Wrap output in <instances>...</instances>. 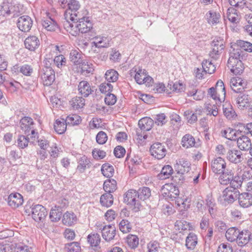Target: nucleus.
<instances>
[{"label": "nucleus", "mask_w": 252, "mask_h": 252, "mask_svg": "<svg viewBox=\"0 0 252 252\" xmlns=\"http://www.w3.org/2000/svg\"><path fill=\"white\" fill-rule=\"evenodd\" d=\"M63 27L73 36H76L79 32L87 33L93 28V24L89 17L81 16L74 21H64Z\"/></svg>", "instance_id": "1"}, {"label": "nucleus", "mask_w": 252, "mask_h": 252, "mask_svg": "<svg viewBox=\"0 0 252 252\" xmlns=\"http://www.w3.org/2000/svg\"><path fill=\"white\" fill-rule=\"evenodd\" d=\"M80 7L78 1L71 0L64 14L65 21H74L82 16Z\"/></svg>", "instance_id": "2"}, {"label": "nucleus", "mask_w": 252, "mask_h": 252, "mask_svg": "<svg viewBox=\"0 0 252 252\" xmlns=\"http://www.w3.org/2000/svg\"><path fill=\"white\" fill-rule=\"evenodd\" d=\"M212 50L209 56L213 59L217 60L222 53L225 48V41L222 37H217L211 42Z\"/></svg>", "instance_id": "3"}, {"label": "nucleus", "mask_w": 252, "mask_h": 252, "mask_svg": "<svg viewBox=\"0 0 252 252\" xmlns=\"http://www.w3.org/2000/svg\"><path fill=\"white\" fill-rule=\"evenodd\" d=\"M138 197L137 192L134 189H129L124 194V202L127 205L133 207V210L135 212L140 210L141 204L139 201L136 199Z\"/></svg>", "instance_id": "4"}, {"label": "nucleus", "mask_w": 252, "mask_h": 252, "mask_svg": "<svg viewBox=\"0 0 252 252\" xmlns=\"http://www.w3.org/2000/svg\"><path fill=\"white\" fill-rule=\"evenodd\" d=\"M134 68L130 70V75H134L136 82L139 84H146V85H151V82L153 80L151 77L147 75L145 69H139L137 71L133 70Z\"/></svg>", "instance_id": "5"}, {"label": "nucleus", "mask_w": 252, "mask_h": 252, "mask_svg": "<svg viewBox=\"0 0 252 252\" xmlns=\"http://www.w3.org/2000/svg\"><path fill=\"white\" fill-rule=\"evenodd\" d=\"M211 169L212 171L217 174H223L225 176L229 172H225L226 162L223 158L217 157L214 158L211 161Z\"/></svg>", "instance_id": "6"}, {"label": "nucleus", "mask_w": 252, "mask_h": 252, "mask_svg": "<svg viewBox=\"0 0 252 252\" xmlns=\"http://www.w3.org/2000/svg\"><path fill=\"white\" fill-rule=\"evenodd\" d=\"M20 127L21 129L24 131L26 134H29V133L31 131L32 135L33 137H35L38 133L35 132V130L33 126L34 122L33 120L29 117H23L20 122Z\"/></svg>", "instance_id": "7"}, {"label": "nucleus", "mask_w": 252, "mask_h": 252, "mask_svg": "<svg viewBox=\"0 0 252 252\" xmlns=\"http://www.w3.org/2000/svg\"><path fill=\"white\" fill-rule=\"evenodd\" d=\"M244 51L242 50L238 42L233 44L230 49L229 58L227 62H233L241 61L244 58Z\"/></svg>", "instance_id": "8"}, {"label": "nucleus", "mask_w": 252, "mask_h": 252, "mask_svg": "<svg viewBox=\"0 0 252 252\" xmlns=\"http://www.w3.org/2000/svg\"><path fill=\"white\" fill-rule=\"evenodd\" d=\"M32 217L37 222L43 221L47 215L46 208L41 205L36 204L32 208Z\"/></svg>", "instance_id": "9"}, {"label": "nucleus", "mask_w": 252, "mask_h": 252, "mask_svg": "<svg viewBox=\"0 0 252 252\" xmlns=\"http://www.w3.org/2000/svg\"><path fill=\"white\" fill-rule=\"evenodd\" d=\"M150 151L152 156L158 159L163 158L166 154V149L161 143H154L150 148Z\"/></svg>", "instance_id": "10"}, {"label": "nucleus", "mask_w": 252, "mask_h": 252, "mask_svg": "<svg viewBox=\"0 0 252 252\" xmlns=\"http://www.w3.org/2000/svg\"><path fill=\"white\" fill-rule=\"evenodd\" d=\"M32 19L30 16L23 15L18 18L17 25L20 31L23 32H28L31 30L32 26Z\"/></svg>", "instance_id": "11"}, {"label": "nucleus", "mask_w": 252, "mask_h": 252, "mask_svg": "<svg viewBox=\"0 0 252 252\" xmlns=\"http://www.w3.org/2000/svg\"><path fill=\"white\" fill-rule=\"evenodd\" d=\"M239 191L231 187L226 188L222 192V198L228 203H232L238 198Z\"/></svg>", "instance_id": "12"}, {"label": "nucleus", "mask_w": 252, "mask_h": 252, "mask_svg": "<svg viewBox=\"0 0 252 252\" xmlns=\"http://www.w3.org/2000/svg\"><path fill=\"white\" fill-rule=\"evenodd\" d=\"M40 75L41 78L45 86H50L55 81V72L53 69H42Z\"/></svg>", "instance_id": "13"}, {"label": "nucleus", "mask_w": 252, "mask_h": 252, "mask_svg": "<svg viewBox=\"0 0 252 252\" xmlns=\"http://www.w3.org/2000/svg\"><path fill=\"white\" fill-rule=\"evenodd\" d=\"M226 158L230 162L235 164L241 162L244 159L241 151L236 149L229 150L227 153Z\"/></svg>", "instance_id": "14"}, {"label": "nucleus", "mask_w": 252, "mask_h": 252, "mask_svg": "<svg viewBox=\"0 0 252 252\" xmlns=\"http://www.w3.org/2000/svg\"><path fill=\"white\" fill-rule=\"evenodd\" d=\"M102 236L107 242L113 240L116 235V228L114 225H105L101 229Z\"/></svg>", "instance_id": "15"}, {"label": "nucleus", "mask_w": 252, "mask_h": 252, "mask_svg": "<svg viewBox=\"0 0 252 252\" xmlns=\"http://www.w3.org/2000/svg\"><path fill=\"white\" fill-rule=\"evenodd\" d=\"M23 196L19 193H11L7 199L8 205L13 208H16L23 203Z\"/></svg>", "instance_id": "16"}, {"label": "nucleus", "mask_w": 252, "mask_h": 252, "mask_svg": "<svg viewBox=\"0 0 252 252\" xmlns=\"http://www.w3.org/2000/svg\"><path fill=\"white\" fill-rule=\"evenodd\" d=\"M24 44L27 49L31 51H34L39 47L40 41L37 37L32 35L25 39Z\"/></svg>", "instance_id": "17"}, {"label": "nucleus", "mask_w": 252, "mask_h": 252, "mask_svg": "<svg viewBox=\"0 0 252 252\" xmlns=\"http://www.w3.org/2000/svg\"><path fill=\"white\" fill-rule=\"evenodd\" d=\"M230 85L234 92L238 93H241L244 90L246 83L241 78L234 77L230 80Z\"/></svg>", "instance_id": "18"}, {"label": "nucleus", "mask_w": 252, "mask_h": 252, "mask_svg": "<svg viewBox=\"0 0 252 252\" xmlns=\"http://www.w3.org/2000/svg\"><path fill=\"white\" fill-rule=\"evenodd\" d=\"M237 198L239 205L243 208H248L252 205V194L250 193H239Z\"/></svg>", "instance_id": "19"}, {"label": "nucleus", "mask_w": 252, "mask_h": 252, "mask_svg": "<svg viewBox=\"0 0 252 252\" xmlns=\"http://www.w3.org/2000/svg\"><path fill=\"white\" fill-rule=\"evenodd\" d=\"M237 144L240 151H248L252 148L251 139L246 135H243L237 139Z\"/></svg>", "instance_id": "20"}, {"label": "nucleus", "mask_w": 252, "mask_h": 252, "mask_svg": "<svg viewBox=\"0 0 252 252\" xmlns=\"http://www.w3.org/2000/svg\"><path fill=\"white\" fill-rule=\"evenodd\" d=\"M228 177L226 180L230 181V186L233 189H238L241 187L242 181L240 177L236 176H233V173L230 170L228 173H227Z\"/></svg>", "instance_id": "21"}, {"label": "nucleus", "mask_w": 252, "mask_h": 252, "mask_svg": "<svg viewBox=\"0 0 252 252\" xmlns=\"http://www.w3.org/2000/svg\"><path fill=\"white\" fill-rule=\"evenodd\" d=\"M228 177L226 180L230 181V186L233 189H238L241 187L242 181L240 177L236 176H233V173L230 170L228 173H227Z\"/></svg>", "instance_id": "22"}, {"label": "nucleus", "mask_w": 252, "mask_h": 252, "mask_svg": "<svg viewBox=\"0 0 252 252\" xmlns=\"http://www.w3.org/2000/svg\"><path fill=\"white\" fill-rule=\"evenodd\" d=\"M154 125V121L149 117H144L138 122V126L141 131H147L151 129Z\"/></svg>", "instance_id": "23"}, {"label": "nucleus", "mask_w": 252, "mask_h": 252, "mask_svg": "<svg viewBox=\"0 0 252 252\" xmlns=\"http://www.w3.org/2000/svg\"><path fill=\"white\" fill-rule=\"evenodd\" d=\"M227 66L234 74H240L244 69L243 64L241 61L233 62H227Z\"/></svg>", "instance_id": "24"}, {"label": "nucleus", "mask_w": 252, "mask_h": 252, "mask_svg": "<svg viewBox=\"0 0 252 252\" xmlns=\"http://www.w3.org/2000/svg\"><path fill=\"white\" fill-rule=\"evenodd\" d=\"M190 165L189 160L185 158H180L177 162L175 168L179 170L180 172L188 173L190 169Z\"/></svg>", "instance_id": "25"}, {"label": "nucleus", "mask_w": 252, "mask_h": 252, "mask_svg": "<svg viewBox=\"0 0 252 252\" xmlns=\"http://www.w3.org/2000/svg\"><path fill=\"white\" fill-rule=\"evenodd\" d=\"M251 239V233L248 230L239 231V236L236 240L239 246H243L247 244Z\"/></svg>", "instance_id": "26"}, {"label": "nucleus", "mask_w": 252, "mask_h": 252, "mask_svg": "<svg viewBox=\"0 0 252 252\" xmlns=\"http://www.w3.org/2000/svg\"><path fill=\"white\" fill-rule=\"evenodd\" d=\"M79 93L84 97H87L93 91L89 83L86 81H81L78 85Z\"/></svg>", "instance_id": "27"}, {"label": "nucleus", "mask_w": 252, "mask_h": 252, "mask_svg": "<svg viewBox=\"0 0 252 252\" xmlns=\"http://www.w3.org/2000/svg\"><path fill=\"white\" fill-rule=\"evenodd\" d=\"M42 25L46 30L50 32L55 31L58 28L57 22L50 17L43 20Z\"/></svg>", "instance_id": "28"}, {"label": "nucleus", "mask_w": 252, "mask_h": 252, "mask_svg": "<svg viewBox=\"0 0 252 252\" xmlns=\"http://www.w3.org/2000/svg\"><path fill=\"white\" fill-rule=\"evenodd\" d=\"M197 244V235L192 232H190L186 239V246L188 250L194 249Z\"/></svg>", "instance_id": "29"}, {"label": "nucleus", "mask_w": 252, "mask_h": 252, "mask_svg": "<svg viewBox=\"0 0 252 252\" xmlns=\"http://www.w3.org/2000/svg\"><path fill=\"white\" fill-rule=\"evenodd\" d=\"M78 163L77 169L80 173H83L86 168L91 167V162L89 159L84 155L78 159Z\"/></svg>", "instance_id": "30"}, {"label": "nucleus", "mask_w": 252, "mask_h": 252, "mask_svg": "<svg viewBox=\"0 0 252 252\" xmlns=\"http://www.w3.org/2000/svg\"><path fill=\"white\" fill-rule=\"evenodd\" d=\"M221 136L230 140H236L239 132L231 128H227L221 131Z\"/></svg>", "instance_id": "31"}, {"label": "nucleus", "mask_w": 252, "mask_h": 252, "mask_svg": "<svg viewBox=\"0 0 252 252\" xmlns=\"http://www.w3.org/2000/svg\"><path fill=\"white\" fill-rule=\"evenodd\" d=\"M206 16L209 24L213 25L219 23L220 18V13H217L216 11L211 10L206 13Z\"/></svg>", "instance_id": "32"}, {"label": "nucleus", "mask_w": 252, "mask_h": 252, "mask_svg": "<svg viewBox=\"0 0 252 252\" xmlns=\"http://www.w3.org/2000/svg\"><path fill=\"white\" fill-rule=\"evenodd\" d=\"M77 221V217L73 213L66 212L63 215V223L66 225L71 226Z\"/></svg>", "instance_id": "33"}, {"label": "nucleus", "mask_w": 252, "mask_h": 252, "mask_svg": "<svg viewBox=\"0 0 252 252\" xmlns=\"http://www.w3.org/2000/svg\"><path fill=\"white\" fill-rule=\"evenodd\" d=\"M117 189V182L114 179H108L104 182L103 189L105 192L111 193L115 191Z\"/></svg>", "instance_id": "34"}, {"label": "nucleus", "mask_w": 252, "mask_h": 252, "mask_svg": "<svg viewBox=\"0 0 252 252\" xmlns=\"http://www.w3.org/2000/svg\"><path fill=\"white\" fill-rule=\"evenodd\" d=\"M62 216V210L60 206H55L51 210L49 217L51 221L57 222L59 221Z\"/></svg>", "instance_id": "35"}, {"label": "nucleus", "mask_w": 252, "mask_h": 252, "mask_svg": "<svg viewBox=\"0 0 252 252\" xmlns=\"http://www.w3.org/2000/svg\"><path fill=\"white\" fill-rule=\"evenodd\" d=\"M182 145L186 148L196 147L195 139L191 135L186 134L182 138Z\"/></svg>", "instance_id": "36"}, {"label": "nucleus", "mask_w": 252, "mask_h": 252, "mask_svg": "<svg viewBox=\"0 0 252 252\" xmlns=\"http://www.w3.org/2000/svg\"><path fill=\"white\" fill-rule=\"evenodd\" d=\"M85 99L82 97H75L69 101L72 108L74 110L82 108L85 105Z\"/></svg>", "instance_id": "37"}, {"label": "nucleus", "mask_w": 252, "mask_h": 252, "mask_svg": "<svg viewBox=\"0 0 252 252\" xmlns=\"http://www.w3.org/2000/svg\"><path fill=\"white\" fill-rule=\"evenodd\" d=\"M100 202L103 206L106 207L111 206L113 203V195L108 192L103 194L100 197Z\"/></svg>", "instance_id": "38"}, {"label": "nucleus", "mask_w": 252, "mask_h": 252, "mask_svg": "<svg viewBox=\"0 0 252 252\" xmlns=\"http://www.w3.org/2000/svg\"><path fill=\"white\" fill-rule=\"evenodd\" d=\"M65 119H61V120H57L54 124V127L55 131L58 134L63 133L66 129V126Z\"/></svg>", "instance_id": "39"}, {"label": "nucleus", "mask_w": 252, "mask_h": 252, "mask_svg": "<svg viewBox=\"0 0 252 252\" xmlns=\"http://www.w3.org/2000/svg\"><path fill=\"white\" fill-rule=\"evenodd\" d=\"M239 230L235 227H231L227 230L225 233L226 239L230 242H234L238 239Z\"/></svg>", "instance_id": "40"}, {"label": "nucleus", "mask_w": 252, "mask_h": 252, "mask_svg": "<svg viewBox=\"0 0 252 252\" xmlns=\"http://www.w3.org/2000/svg\"><path fill=\"white\" fill-rule=\"evenodd\" d=\"M173 170L171 166L167 165L164 166L160 173L158 175V178L160 180H164L169 178L173 173Z\"/></svg>", "instance_id": "41"}, {"label": "nucleus", "mask_w": 252, "mask_h": 252, "mask_svg": "<svg viewBox=\"0 0 252 252\" xmlns=\"http://www.w3.org/2000/svg\"><path fill=\"white\" fill-rule=\"evenodd\" d=\"M223 111L224 115L228 119L234 118L236 116L235 112L229 103L225 102L223 105Z\"/></svg>", "instance_id": "42"}, {"label": "nucleus", "mask_w": 252, "mask_h": 252, "mask_svg": "<svg viewBox=\"0 0 252 252\" xmlns=\"http://www.w3.org/2000/svg\"><path fill=\"white\" fill-rule=\"evenodd\" d=\"M240 94L237 97L236 101L241 107H244L246 105L248 104L251 101V98L248 94H246L239 93Z\"/></svg>", "instance_id": "43"}, {"label": "nucleus", "mask_w": 252, "mask_h": 252, "mask_svg": "<svg viewBox=\"0 0 252 252\" xmlns=\"http://www.w3.org/2000/svg\"><path fill=\"white\" fill-rule=\"evenodd\" d=\"M101 170L102 174L107 178L112 177L114 174L113 166L108 163L102 165Z\"/></svg>", "instance_id": "44"}, {"label": "nucleus", "mask_w": 252, "mask_h": 252, "mask_svg": "<svg viewBox=\"0 0 252 252\" xmlns=\"http://www.w3.org/2000/svg\"><path fill=\"white\" fill-rule=\"evenodd\" d=\"M202 68L205 73L212 74L216 70V66L212 61L204 60L202 63Z\"/></svg>", "instance_id": "45"}, {"label": "nucleus", "mask_w": 252, "mask_h": 252, "mask_svg": "<svg viewBox=\"0 0 252 252\" xmlns=\"http://www.w3.org/2000/svg\"><path fill=\"white\" fill-rule=\"evenodd\" d=\"M126 243L130 248L134 249L139 245V238L136 235L129 234L126 237Z\"/></svg>", "instance_id": "46"}, {"label": "nucleus", "mask_w": 252, "mask_h": 252, "mask_svg": "<svg viewBox=\"0 0 252 252\" xmlns=\"http://www.w3.org/2000/svg\"><path fill=\"white\" fill-rule=\"evenodd\" d=\"M94 41L93 42V44L95 47L97 48H103L107 47L109 43L105 42L107 38L103 36H95L93 38Z\"/></svg>", "instance_id": "47"}, {"label": "nucleus", "mask_w": 252, "mask_h": 252, "mask_svg": "<svg viewBox=\"0 0 252 252\" xmlns=\"http://www.w3.org/2000/svg\"><path fill=\"white\" fill-rule=\"evenodd\" d=\"M81 53L78 50H72L69 54L70 61L75 64L81 63Z\"/></svg>", "instance_id": "48"}, {"label": "nucleus", "mask_w": 252, "mask_h": 252, "mask_svg": "<svg viewBox=\"0 0 252 252\" xmlns=\"http://www.w3.org/2000/svg\"><path fill=\"white\" fill-rule=\"evenodd\" d=\"M137 192L138 198L142 200L149 198L151 196V190L148 187L139 189Z\"/></svg>", "instance_id": "49"}, {"label": "nucleus", "mask_w": 252, "mask_h": 252, "mask_svg": "<svg viewBox=\"0 0 252 252\" xmlns=\"http://www.w3.org/2000/svg\"><path fill=\"white\" fill-rule=\"evenodd\" d=\"M119 74L114 69L107 70L105 74L106 80L109 82H115L118 79Z\"/></svg>", "instance_id": "50"}, {"label": "nucleus", "mask_w": 252, "mask_h": 252, "mask_svg": "<svg viewBox=\"0 0 252 252\" xmlns=\"http://www.w3.org/2000/svg\"><path fill=\"white\" fill-rule=\"evenodd\" d=\"M88 241L92 247H97L100 242V237L97 233H91L88 236Z\"/></svg>", "instance_id": "51"}, {"label": "nucleus", "mask_w": 252, "mask_h": 252, "mask_svg": "<svg viewBox=\"0 0 252 252\" xmlns=\"http://www.w3.org/2000/svg\"><path fill=\"white\" fill-rule=\"evenodd\" d=\"M66 125L74 126L80 124L81 121L80 117L78 115H70L65 119Z\"/></svg>", "instance_id": "52"}, {"label": "nucleus", "mask_w": 252, "mask_h": 252, "mask_svg": "<svg viewBox=\"0 0 252 252\" xmlns=\"http://www.w3.org/2000/svg\"><path fill=\"white\" fill-rule=\"evenodd\" d=\"M119 229L123 233H126L131 231L132 225L128 220L123 219L119 223Z\"/></svg>", "instance_id": "53"}, {"label": "nucleus", "mask_w": 252, "mask_h": 252, "mask_svg": "<svg viewBox=\"0 0 252 252\" xmlns=\"http://www.w3.org/2000/svg\"><path fill=\"white\" fill-rule=\"evenodd\" d=\"M81 73L87 75L94 71L93 65L90 62L83 61L81 63Z\"/></svg>", "instance_id": "54"}, {"label": "nucleus", "mask_w": 252, "mask_h": 252, "mask_svg": "<svg viewBox=\"0 0 252 252\" xmlns=\"http://www.w3.org/2000/svg\"><path fill=\"white\" fill-rule=\"evenodd\" d=\"M65 249L67 252H80L81 247L80 244L76 242H73L65 244Z\"/></svg>", "instance_id": "55"}, {"label": "nucleus", "mask_w": 252, "mask_h": 252, "mask_svg": "<svg viewBox=\"0 0 252 252\" xmlns=\"http://www.w3.org/2000/svg\"><path fill=\"white\" fill-rule=\"evenodd\" d=\"M208 95H209L213 99L218 100L220 102H221L222 100H224L223 99H221V94L215 89L214 87H211L208 90Z\"/></svg>", "instance_id": "56"}, {"label": "nucleus", "mask_w": 252, "mask_h": 252, "mask_svg": "<svg viewBox=\"0 0 252 252\" xmlns=\"http://www.w3.org/2000/svg\"><path fill=\"white\" fill-rule=\"evenodd\" d=\"M184 116L188 120V123L190 124L194 123L197 120V114L193 113L192 111L189 110L184 112Z\"/></svg>", "instance_id": "57"}, {"label": "nucleus", "mask_w": 252, "mask_h": 252, "mask_svg": "<svg viewBox=\"0 0 252 252\" xmlns=\"http://www.w3.org/2000/svg\"><path fill=\"white\" fill-rule=\"evenodd\" d=\"M176 173L172 176V180L176 184H181L183 183L185 180L184 172H179V170L175 169Z\"/></svg>", "instance_id": "58"}, {"label": "nucleus", "mask_w": 252, "mask_h": 252, "mask_svg": "<svg viewBox=\"0 0 252 252\" xmlns=\"http://www.w3.org/2000/svg\"><path fill=\"white\" fill-rule=\"evenodd\" d=\"M17 141V146L21 149H24L28 146L29 139L25 136L22 135L18 137Z\"/></svg>", "instance_id": "59"}, {"label": "nucleus", "mask_w": 252, "mask_h": 252, "mask_svg": "<svg viewBox=\"0 0 252 252\" xmlns=\"http://www.w3.org/2000/svg\"><path fill=\"white\" fill-rule=\"evenodd\" d=\"M206 205L209 208V212L211 215L214 213L215 207L216 203L215 199L211 196H207L206 199Z\"/></svg>", "instance_id": "60"}, {"label": "nucleus", "mask_w": 252, "mask_h": 252, "mask_svg": "<svg viewBox=\"0 0 252 252\" xmlns=\"http://www.w3.org/2000/svg\"><path fill=\"white\" fill-rule=\"evenodd\" d=\"M215 89H216L221 94V98L225 99L226 92L224 87V85L223 82L221 80H219L217 83L216 87H214Z\"/></svg>", "instance_id": "61"}, {"label": "nucleus", "mask_w": 252, "mask_h": 252, "mask_svg": "<svg viewBox=\"0 0 252 252\" xmlns=\"http://www.w3.org/2000/svg\"><path fill=\"white\" fill-rule=\"evenodd\" d=\"M238 45L240 46L242 50L244 52L247 51L249 52H252V44L247 41L243 40H237Z\"/></svg>", "instance_id": "62"}, {"label": "nucleus", "mask_w": 252, "mask_h": 252, "mask_svg": "<svg viewBox=\"0 0 252 252\" xmlns=\"http://www.w3.org/2000/svg\"><path fill=\"white\" fill-rule=\"evenodd\" d=\"M159 244L157 241H151L147 244V252H158Z\"/></svg>", "instance_id": "63"}, {"label": "nucleus", "mask_w": 252, "mask_h": 252, "mask_svg": "<svg viewBox=\"0 0 252 252\" xmlns=\"http://www.w3.org/2000/svg\"><path fill=\"white\" fill-rule=\"evenodd\" d=\"M32 248L22 244H15L16 252H32Z\"/></svg>", "instance_id": "64"}]
</instances>
